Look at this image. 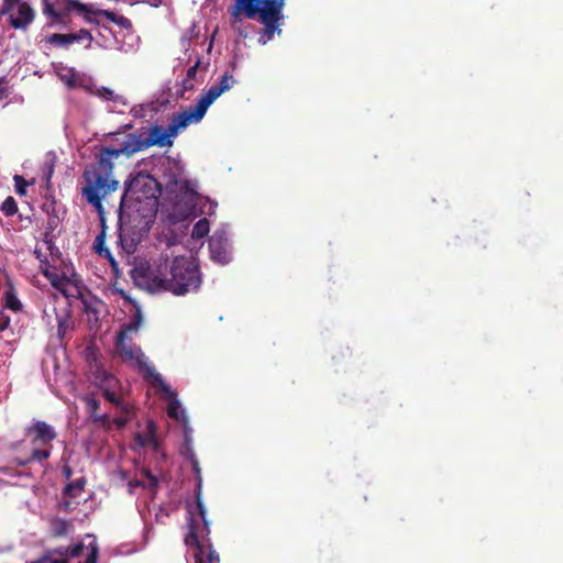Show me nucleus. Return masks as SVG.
I'll use <instances>...</instances> for the list:
<instances>
[{
  "mask_svg": "<svg viewBox=\"0 0 563 563\" xmlns=\"http://www.w3.org/2000/svg\"><path fill=\"white\" fill-rule=\"evenodd\" d=\"M161 194V185L153 176L150 174H139L130 183H126V189L121 197L119 208L120 221L123 220L124 205H128L130 200H140L145 197L159 199Z\"/></svg>",
  "mask_w": 563,
  "mask_h": 563,
  "instance_id": "nucleus-7",
  "label": "nucleus"
},
{
  "mask_svg": "<svg viewBox=\"0 0 563 563\" xmlns=\"http://www.w3.org/2000/svg\"><path fill=\"white\" fill-rule=\"evenodd\" d=\"M84 549L85 545L80 542L75 545L55 548L54 552H58V555L66 556L68 561L69 558H79L82 554Z\"/></svg>",
  "mask_w": 563,
  "mask_h": 563,
  "instance_id": "nucleus-23",
  "label": "nucleus"
},
{
  "mask_svg": "<svg viewBox=\"0 0 563 563\" xmlns=\"http://www.w3.org/2000/svg\"><path fill=\"white\" fill-rule=\"evenodd\" d=\"M31 563H69L67 558L64 555H58V552H54V549L46 551L44 555H42L38 560H35Z\"/></svg>",
  "mask_w": 563,
  "mask_h": 563,
  "instance_id": "nucleus-26",
  "label": "nucleus"
},
{
  "mask_svg": "<svg viewBox=\"0 0 563 563\" xmlns=\"http://www.w3.org/2000/svg\"><path fill=\"white\" fill-rule=\"evenodd\" d=\"M115 349L124 361L131 362L139 368L144 379L148 380L154 388L159 389L168 397L176 395L165 383L162 375L155 371L154 366L147 364L146 356L139 346L131 342L126 331H119L117 334Z\"/></svg>",
  "mask_w": 563,
  "mask_h": 563,
  "instance_id": "nucleus-4",
  "label": "nucleus"
},
{
  "mask_svg": "<svg viewBox=\"0 0 563 563\" xmlns=\"http://www.w3.org/2000/svg\"><path fill=\"white\" fill-rule=\"evenodd\" d=\"M145 144L142 132H133L124 135L122 142L118 147H102L101 152H108L110 159L113 162L119 157H132L135 153L144 151Z\"/></svg>",
  "mask_w": 563,
  "mask_h": 563,
  "instance_id": "nucleus-12",
  "label": "nucleus"
},
{
  "mask_svg": "<svg viewBox=\"0 0 563 563\" xmlns=\"http://www.w3.org/2000/svg\"><path fill=\"white\" fill-rule=\"evenodd\" d=\"M26 434L32 437L31 443L36 448L32 450L29 459L20 460L19 465L47 460L51 456L52 442L57 437L54 428L45 421H35L26 428Z\"/></svg>",
  "mask_w": 563,
  "mask_h": 563,
  "instance_id": "nucleus-6",
  "label": "nucleus"
},
{
  "mask_svg": "<svg viewBox=\"0 0 563 563\" xmlns=\"http://www.w3.org/2000/svg\"><path fill=\"white\" fill-rule=\"evenodd\" d=\"M144 474H145V475H146V477L150 479V482H151V487H156V486H157V484H158L157 478H156L154 475H152L148 471H146Z\"/></svg>",
  "mask_w": 563,
  "mask_h": 563,
  "instance_id": "nucleus-41",
  "label": "nucleus"
},
{
  "mask_svg": "<svg viewBox=\"0 0 563 563\" xmlns=\"http://www.w3.org/2000/svg\"><path fill=\"white\" fill-rule=\"evenodd\" d=\"M210 533L209 523H189V532L185 537V543L188 547L196 548V563H219L220 558L210 544L205 545L200 542L199 537Z\"/></svg>",
  "mask_w": 563,
  "mask_h": 563,
  "instance_id": "nucleus-8",
  "label": "nucleus"
},
{
  "mask_svg": "<svg viewBox=\"0 0 563 563\" xmlns=\"http://www.w3.org/2000/svg\"><path fill=\"white\" fill-rule=\"evenodd\" d=\"M92 40L91 33L86 29L69 34L54 33L45 37L46 43L62 47H68L76 42H87L86 47H90Z\"/></svg>",
  "mask_w": 563,
  "mask_h": 563,
  "instance_id": "nucleus-14",
  "label": "nucleus"
},
{
  "mask_svg": "<svg viewBox=\"0 0 563 563\" xmlns=\"http://www.w3.org/2000/svg\"><path fill=\"white\" fill-rule=\"evenodd\" d=\"M235 84V79L230 71H225L220 81L212 85L203 95H201L195 107H189L197 117V120L201 121L208 110V108L225 91L230 90Z\"/></svg>",
  "mask_w": 563,
  "mask_h": 563,
  "instance_id": "nucleus-10",
  "label": "nucleus"
},
{
  "mask_svg": "<svg viewBox=\"0 0 563 563\" xmlns=\"http://www.w3.org/2000/svg\"><path fill=\"white\" fill-rule=\"evenodd\" d=\"M158 211V199L157 198H142L140 200H130L128 205H124L123 219L126 217L130 221H136L140 219L144 225H148L154 222Z\"/></svg>",
  "mask_w": 563,
  "mask_h": 563,
  "instance_id": "nucleus-11",
  "label": "nucleus"
},
{
  "mask_svg": "<svg viewBox=\"0 0 563 563\" xmlns=\"http://www.w3.org/2000/svg\"><path fill=\"white\" fill-rule=\"evenodd\" d=\"M77 10L79 13H91L88 5L80 3L77 0H63L57 3V8L49 3L47 0H43V13L52 18L54 23H62L68 14Z\"/></svg>",
  "mask_w": 563,
  "mask_h": 563,
  "instance_id": "nucleus-13",
  "label": "nucleus"
},
{
  "mask_svg": "<svg viewBox=\"0 0 563 563\" xmlns=\"http://www.w3.org/2000/svg\"><path fill=\"white\" fill-rule=\"evenodd\" d=\"M43 275L49 280L51 285L58 290H62L65 284V277H60L56 272L49 271L47 267L42 271Z\"/></svg>",
  "mask_w": 563,
  "mask_h": 563,
  "instance_id": "nucleus-28",
  "label": "nucleus"
},
{
  "mask_svg": "<svg viewBox=\"0 0 563 563\" xmlns=\"http://www.w3.org/2000/svg\"><path fill=\"white\" fill-rule=\"evenodd\" d=\"M49 536L53 539L65 538L74 530L71 520L60 517H52L48 519Z\"/></svg>",
  "mask_w": 563,
  "mask_h": 563,
  "instance_id": "nucleus-17",
  "label": "nucleus"
},
{
  "mask_svg": "<svg viewBox=\"0 0 563 563\" xmlns=\"http://www.w3.org/2000/svg\"><path fill=\"white\" fill-rule=\"evenodd\" d=\"M211 258L219 264H227L231 260L228 239L223 234H214L209 240Z\"/></svg>",
  "mask_w": 563,
  "mask_h": 563,
  "instance_id": "nucleus-15",
  "label": "nucleus"
},
{
  "mask_svg": "<svg viewBox=\"0 0 563 563\" xmlns=\"http://www.w3.org/2000/svg\"><path fill=\"white\" fill-rule=\"evenodd\" d=\"M60 509H63L64 511H68L70 509V501L68 500H65L60 504Z\"/></svg>",
  "mask_w": 563,
  "mask_h": 563,
  "instance_id": "nucleus-43",
  "label": "nucleus"
},
{
  "mask_svg": "<svg viewBox=\"0 0 563 563\" xmlns=\"http://www.w3.org/2000/svg\"><path fill=\"white\" fill-rule=\"evenodd\" d=\"M177 409H178V404L177 402L169 405V407H168V416L172 417V418H177V416H178Z\"/></svg>",
  "mask_w": 563,
  "mask_h": 563,
  "instance_id": "nucleus-39",
  "label": "nucleus"
},
{
  "mask_svg": "<svg viewBox=\"0 0 563 563\" xmlns=\"http://www.w3.org/2000/svg\"><path fill=\"white\" fill-rule=\"evenodd\" d=\"M48 224H49L51 227H53V225H56V222H55V220H54V219H49V220H48Z\"/></svg>",
  "mask_w": 563,
  "mask_h": 563,
  "instance_id": "nucleus-46",
  "label": "nucleus"
},
{
  "mask_svg": "<svg viewBox=\"0 0 563 563\" xmlns=\"http://www.w3.org/2000/svg\"><path fill=\"white\" fill-rule=\"evenodd\" d=\"M183 88L184 90H191L194 88V81L188 78H185L183 80Z\"/></svg>",
  "mask_w": 563,
  "mask_h": 563,
  "instance_id": "nucleus-42",
  "label": "nucleus"
},
{
  "mask_svg": "<svg viewBox=\"0 0 563 563\" xmlns=\"http://www.w3.org/2000/svg\"><path fill=\"white\" fill-rule=\"evenodd\" d=\"M9 96L8 80L5 77H0V100Z\"/></svg>",
  "mask_w": 563,
  "mask_h": 563,
  "instance_id": "nucleus-35",
  "label": "nucleus"
},
{
  "mask_svg": "<svg viewBox=\"0 0 563 563\" xmlns=\"http://www.w3.org/2000/svg\"><path fill=\"white\" fill-rule=\"evenodd\" d=\"M67 328V321L65 319L58 321V335L63 336Z\"/></svg>",
  "mask_w": 563,
  "mask_h": 563,
  "instance_id": "nucleus-40",
  "label": "nucleus"
},
{
  "mask_svg": "<svg viewBox=\"0 0 563 563\" xmlns=\"http://www.w3.org/2000/svg\"><path fill=\"white\" fill-rule=\"evenodd\" d=\"M192 122L198 123L200 121L197 120V117L190 108H186L178 113H174L166 129L162 125L155 124L150 128L147 136L143 133L145 148L147 150L152 146L172 147L173 137H175L181 129L187 128Z\"/></svg>",
  "mask_w": 563,
  "mask_h": 563,
  "instance_id": "nucleus-5",
  "label": "nucleus"
},
{
  "mask_svg": "<svg viewBox=\"0 0 563 563\" xmlns=\"http://www.w3.org/2000/svg\"><path fill=\"white\" fill-rule=\"evenodd\" d=\"M10 317L4 314L3 312H0V332H3L7 330L10 325Z\"/></svg>",
  "mask_w": 563,
  "mask_h": 563,
  "instance_id": "nucleus-38",
  "label": "nucleus"
},
{
  "mask_svg": "<svg viewBox=\"0 0 563 563\" xmlns=\"http://www.w3.org/2000/svg\"><path fill=\"white\" fill-rule=\"evenodd\" d=\"M102 395L103 397L109 401L111 402L112 405H114L122 415H129L130 411H131V406L129 404H125L121 400V398L114 393L112 391L111 389L109 388H104L102 390Z\"/></svg>",
  "mask_w": 563,
  "mask_h": 563,
  "instance_id": "nucleus-22",
  "label": "nucleus"
},
{
  "mask_svg": "<svg viewBox=\"0 0 563 563\" xmlns=\"http://www.w3.org/2000/svg\"><path fill=\"white\" fill-rule=\"evenodd\" d=\"M0 16H8L12 29L25 31L35 19V11L22 0H2Z\"/></svg>",
  "mask_w": 563,
  "mask_h": 563,
  "instance_id": "nucleus-9",
  "label": "nucleus"
},
{
  "mask_svg": "<svg viewBox=\"0 0 563 563\" xmlns=\"http://www.w3.org/2000/svg\"><path fill=\"white\" fill-rule=\"evenodd\" d=\"M0 210L4 216L11 217L18 212V205L13 197L9 196L2 202Z\"/></svg>",
  "mask_w": 563,
  "mask_h": 563,
  "instance_id": "nucleus-30",
  "label": "nucleus"
},
{
  "mask_svg": "<svg viewBox=\"0 0 563 563\" xmlns=\"http://www.w3.org/2000/svg\"><path fill=\"white\" fill-rule=\"evenodd\" d=\"M148 288L152 291H170L181 296L197 290L202 282L199 265L192 257L167 255L161 256L147 274Z\"/></svg>",
  "mask_w": 563,
  "mask_h": 563,
  "instance_id": "nucleus-1",
  "label": "nucleus"
},
{
  "mask_svg": "<svg viewBox=\"0 0 563 563\" xmlns=\"http://www.w3.org/2000/svg\"><path fill=\"white\" fill-rule=\"evenodd\" d=\"M89 554L86 558L85 563H97L99 556V547L96 541L88 545Z\"/></svg>",
  "mask_w": 563,
  "mask_h": 563,
  "instance_id": "nucleus-32",
  "label": "nucleus"
},
{
  "mask_svg": "<svg viewBox=\"0 0 563 563\" xmlns=\"http://www.w3.org/2000/svg\"><path fill=\"white\" fill-rule=\"evenodd\" d=\"M141 323H142V313H141V310L137 308L134 316L130 320V322L128 324H124L120 331H126V334H129L131 332H135L139 330Z\"/></svg>",
  "mask_w": 563,
  "mask_h": 563,
  "instance_id": "nucleus-29",
  "label": "nucleus"
},
{
  "mask_svg": "<svg viewBox=\"0 0 563 563\" xmlns=\"http://www.w3.org/2000/svg\"><path fill=\"white\" fill-rule=\"evenodd\" d=\"M101 221V231L100 233L97 235L96 240H95V244H93V247L96 250V253L101 256V257H104L107 258L111 266L112 267H117V262L114 260V257L112 256L110 250L108 247L104 246V241H106V222L104 220Z\"/></svg>",
  "mask_w": 563,
  "mask_h": 563,
  "instance_id": "nucleus-19",
  "label": "nucleus"
},
{
  "mask_svg": "<svg viewBox=\"0 0 563 563\" xmlns=\"http://www.w3.org/2000/svg\"><path fill=\"white\" fill-rule=\"evenodd\" d=\"M90 420L99 427L109 430L111 428V419L108 413H99L100 402L92 394L82 398Z\"/></svg>",
  "mask_w": 563,
  "mask_h": 563,
  "instance_id": "nucleus-16",
  "label": "nucleus"
},
{
  "mask_svg": "<svg viewBox=\"0 0 563 563\" xmlns=\"http://www.w3.org/2000/svg\"><path fill=\"white\" fill-rule=\"evenodd\" d=\"M135 442L141 446H153L154 449L158 448V442L156 439V424L153 420H148L146 422L145 430L142 432H137L134 435Z\"/></svg>",
  "mask_w": 563,
  "mask_h": 563,
  "instance_id": "nucleus-18",
  "label": "nucleus"
},
{
  "mask_svg": "<svg viewBox=\"0 0 563 563\" xmlns=\"http://www.w3.org/2000/svg\"><path fill=\"white\" fill-rule=\"evenodd\" d=\"M129 421L128 417L121 416L111 420V424L113 423L118 429H123Z\"/></svg>",
  "mask_w": 563,
  "mask_h": 563,
  "instance_id": "nucleus-37",
  "label": "nucleus"
},
{
  "mask_svg": "<svg viewBox=\"0 0 563 563\" xmlns=\"http://www.w3.org/2000/svg\"><path fill=\"white\" fill-rule=\"evenodd\" d=\"M96 14L104 16L108 21L113 22L114 24L119 25L123 29H131L132 22L124 15H119L114 13L113 11L109 10H99L96 12Z\"/></svg>",
  "mask_w": 563,
  "mask_h": 563,
  "instance_id": "nucleus-21",
  "label": "nucleus"
},
{
  "mask_svg": "<svg viewBox=\"0 0 563 563\" xmlns=\"http://www.w3.org/2000/svg\"><path fill=\"white\" fill-rule=\"evenodd\" d=\"M187 457L190 460L191 466L196 474L200 473L199 462L191 450H188Z\"/></svg>",
  "mask_w": 563,
  "mask_h": 563,
  "instance_id": "nucleus-36",
  "label": "nucleus"
},
{
  "mask_svg": "<svg viewBox=\"0 0 563 563\" xmlns=\"http://www.w3.org/2000/svg\"><path fill=\"white\" fill-rule=\"evenodd\" d=\"M286 0H234L231 8V23L238 35L246 38L251 25L242 24V16L247 19L257 18L263 24L258 33V43L266 45L275 34H280V25L284 20L283 10Z\"/></svg>",
  "mask_w": 563,
  "mask_h": 563,
  "instance_id": "nucleus-2",
  "label": "nucleus"
},
{
  "mask_svg": "<svg viewBox=\"0 0 563 563\" xmlns=\"http://www.w3.org/2000/svg\"><path fill=\"white\" fill-rule=\"evenodd\" d=\"M119 244L126 255L133 254L136 250L139 240L126 235L125 229L123 228V220H119Z\"/></svg>",
  "mask_w": 563,
  "mask_h": 563,
  "instance_id": "nucleus-20",
  "label": "nucleus"
},
{
  "mask_svg": "<svg viewBox=\"0 0 563 563\" xmlns=\"http://www.w3.org/2000/svg\"><path fill=\"white\" fill-rule=\"evenodd\" d=\"M86 479L84 477L77 478L74 482L68 483L64 488V494L69 497H76L84 492Z\"/></svg>",
  "mask_w": 563,
  "mask_h": 563,
  "instance_id": "nucleus-24",
  "label": "nucleus"
},
{
  "mask_svg": "<svg viewBox=\"0 0 563 563\" xmlns=\"http://www.w3.org/2000/svg\"><path fill=\"white\" fill-rule=\"evenodd\" d=\"M209 221L206 218L200 219L194 224L191 236L194 239H202L209 233Z\"/></svg>",
  "mask_w": 563,
  "mask_h": 563,
  "instance_id": "nucleus-27",
  "label": "nucleus"
},
{
  "mask_svg": "<svg viewBox=\"0 0 563 563\" xmlns=\"http://www.w3.org/2000/svg\"><path fill=\"white\" fill-rule=\"evenodd\" d=\"M200 63H201V62H200V58H198V59L196 60V63L187 69L186 78H188V79H190V80L195 81V79H196V75H197V70H198V68H199V66H200Z\"/></svg>",
  "mask_w": 563,
  "mask_h": 563,
  "instance_id": "nucleus-34",
  "label": "nucleus"
},
{
  "mask_svg": "<svg viewBox=\"0 0 563 563\" xmlns=\"http://www.w3.org/2000/svg\"><path fill=\"white\" fill-rule=\"evenodd\" d=\"M52 175H53V166H51V167L48 168V172H47V174H46V180H47V181H49V180H51Z\"/></svg>",
  "mask_w": 563,
  "mask_h": 563,
  "instance_id": "nucleus-44",
  "label": "nucleus"
},
{
  "mask_svg": "<svg viewBox=\"0 0 563 563\" xmlns=\"http://www.w3.org/2000/svg\"><path fill=\"white\" fill-rule=\"evenodd\" d=\"M113 167L114 162L110 159V154L99 151L95 162L88 164L82 173L81 195L97 210L102 221L104 214L102 200L119 187V181L113 175Z\"/></svg>",
  "mask_w": 563,
  "mask_h": 563,
  "instance_id": "nucleus-3",
  "label": "nucleus"
},
{
  "mask_svg": "<svg viewBox=\"0 0 563 563\" xmlns=\"http://www.w3.org/2000/svg\"><path fill=\"white\" fill-rule=\"evenodd\" d=\"M96 95L99 96L100 98H103L104 100H114L115 99L114 91L109 88H106V87L98 89Z\"/></svg>",
  "mask_w": 563,
  "mask_h": 563,
  "instance_id": "nucleus-33",
  "label": "nucleus"
},
{
  "mask_svg": "<svg viewBox=\"0 0 563 563\" xmlns=\"http://www.w3.org/2000/svg\"><path fill=\"white\" fill-rule=\"evenodd\" d=\"M64 473H65V476H66L67 478H69V477H70V475H71V470H70L69 467H65Z\"/></svg>",
  "mask_w": 563,
  "mask_h": 563,
  "instance_id": "nucleus-45",
  "label": "nucleus"
},
{
  "mask_svg": "<svg viewBox=\"0 0 563 563\" xmlns=\"http://www.w3.org/2000/svg\"><path fill=\"white\" fill-rule=\"evenodd\" d=\"M15 192L19 196H26L29 183L21 175H15L14 178Z\"/></svg>",
  "mask_w": 563,
  "mask_h": 563,
  "instance_id": "nucleus-31",
  "label": "nucleus"
},
{
  "mask_svg": "<svg viewBox=\"0 0 563 563\" xmlns=\"http://www.w3.org/2000/svg\"><path fill=\"white\" fill-rule=\"evenodd\" d=\"M5 307L14 312L22 309V303L15 295L13 287H10L4 292Z\"/></svg>",
  "mask_w": 563,
  "mask_h": 563,
  "instance_id": "nucleus-25",
  "label": "nucleus"
}]
</instances>
